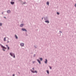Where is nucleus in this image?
<instances>
[{
  "label": "nucleus",
  "instance_id": "nucleus-4",
  "mask_svg": "<svg viewBox=\"0 0 76 76\" xmlns=\"http://www.w3.org/2000/svg\"><path fill=\"white\" fill-rule=\"evenodd\" d=\"M25 44L24 43H21L20 44V45L21 47H24Z\"/></svg>",
  "mask_w": 76,
  "mask_h": 76
},
{
  "label": "nucleus",
  "instance_id": "nucleus-35",
  "mask_svg": "<svg viewBox=\"0 0 76 76\" xmlns=\"http://www.w3.org/2000/svg\"><path fill=\"white\" fill-rule=\"evenodd\" d=\"M12 76H15V74H13V75H12Z\"/></svg>",
  "mask_w": 76,
  "mask_h": 76
},
{
  "label": "nucleus",
  "instance_id": "nucleus-13",
  "mask_svg": "<svg viewBox=\"0 0 76 76\" xmlns=\"http://www.w3.org/2000/svg\"><path fill=\"white\" fill-rule=\"evenodd\" d=\"M15 38H16V39H18V37L17 35H15Z\"/></svg>",
  "mask_w": 76,
  "mask_h": 76
},
{
  "label": "nucleus",
  "instance_id": "nucleus-9",
  "mask_svg": "<svg viewBox=\"0 0 76 76\" xmlns=\"http://www.w3.org/2000/svg\"><path fill=\"white\" fill-rule=\"evenodd\" d=\"M37 61L40 64H41V61H40V60H39V59H37Z\"/></svg>",
  "mask_w": 76,
  "mask_h": 76
},
{
  "label": "nucleus",
  "instance_id": "nucleus-3",
  "mask_svg": "<svg viewBox=\"0 0 76 76\" xmlns=\"http://www.w3.org/2000/svg\"><path fill=\"white\" fill-rule=\"evenodd\" d=\"M30 71H31V73H38V72L37 71H34L32 70V69H30Z\"/></svg>",
  "mask_w": 76,
  "mask_h": 76
},
{
  "label": "nucleus",
  "instance_id": "nucleus-34",
  "mask_svg": "<svg viewBox=\"0 0 76 76\" xmlns=\"http://www.w3.org/2000/svg\"><path fill=\"white\" fill-rule=\"evenodd\" d=\"M7 42V43H8V42H9V41H8Z\"/></svg>",
  "mask_w": 76,
  "mask_h": 76
},
{
  "label": "nucleus",
  "instance_id": "nucleus-36",
  "mask_svg": "<svg viewBox=\"0 0 76 76\" xmlns=\"http://www.w3.org/2000/svg\"><path fill=\"white\" fill-rule=\"evenodd\" d=\"M58 34H60V35H61V33H58Z\"/></svg>",
  "mask_w": 76,
  "mask_h": 76
},
{
  "label": "nucleus",
  "instance_id": "nucleus-27",
  "mask_svg": "<svg viewBox=\"0 0 76 76\" xmlns=\"http://www.w3.org/2000/svg\"><path fill=\"white\" fill-rule=\"evenodd\" d=\"M11 1L12 2L14 1H15V0H11Z\"/></svg>",
  "mask_w": 76,
  "mask_h": 76
},
{
  "label": "nucleus",
  "instance_id": "nucleus-26",
  "mask_svg": "<svg viewBox=\"0 0 76 76\" xmlns=\"http://www.w3.org/2000/svg\"><path fill=\"white\" fill-rule=\"evenodd\" d=\"M34 47L35 48H37V47H36L35 46H34Z\"/></svg>",
  "mask_w": 76,
  "mask_h": 76
},
{
  "label": "nucleus",
  "instance_id": "nucleus-12",
  "mask_svg": "<svg viewBox=\"0 0 76 76\" xmlns=\"http://www.w3.org/2000/svg\"><path fill=\"white\" fill-rule=\"evenodd\" d=\"M10 3L11 4H15V2H11Z\"/></svg>",
  "mask_w": 76,
  "mask_h": 76
},
{
  "label": "nucleus",
  "instance_id": "nucleus-33",
  "mask_svg": "<svg viewBox=\"0 0 76 76\" xmlns=\"http://www.w3.org/2000/svg\"><path fill=\"white\" fill-rule=\"evenodd\" d=\"M75 7H76V3L75 4Z\"/></svg>",
  "mask_w": 76,
  "mask_h": 76
},
{
  "label": "nucleus",
  "instance_id": "nucleus-1",
  "mask_svg": "<svg viewBox=\"0 0 76 76\" xmlns=\"http://www.w3.org/2000/svg\"><path fill=\"white\" fill-rule=\"evenodd\" d=\"M10 55L11 57H13V58H15V53H10Z\"/></svg>",
  "mask_w": 76,
  "mask_h": 76
},
{
  "label": "nucleus",
  "instance_id": "nucleus-28",
  "mask_svg": "<svg viewBox=\"0 0 76 76\" xmlns=\"http://www.w3.org/2000/svg\"><path fill=\"white\" fill-rule=\"evenodd\" d=\"M59 32H61V33H63V32H62V31H59Z\"/></svg>",
  "mask_w": 76,
  "mask_h": 76
},
{
  "label": "nucleus",
  "instance_id": "nucleus-20",
  "mask_svg": "<svg viewBox=\"0 0 76 76\" xmlns=\"http://www.w3.org/2000/svg\"><path fill=\"white\" fill-rule=\"evenodd\" d=\"M57 15H59L60 13H59V12H57Z\"/></svg>",
  "mask_w": 76,
  "mask_h": 76
},
{
  "label": "nucleus",
  "instance_id": "nucleus-15",
  "mask_svg": "<svg viewBox=\"0 0 76 76\" xmlns=\"http://www.w3.org/2000/svg\"><path fill=\"white\" fill-rule=\"evenodd\" d=\"M49 4H50V3H49V2L48 1L47 2V5H49Z\"/></svg>",
  "mask_w": 76,
  "mask_h": 76
},
{
  "label": "nucleus",
  "instance_id": "nucleus-17",
  "mask_svg": "<svg viewBox=\"0 0 76 76\" xmlns=\"http://www.w3.org/2000/svg\"><path fill=\"white\" fill-rule=\"evenodd\" d=\"M25 3H26V2H24L23 3V4H25Z\"/></svg>",
  "mask_w": 76,
  "mask_h": 76
},
{
  "label": "nucleus",
  "instance_id": "nucleus-10",
  "mask_svg": "<svg viewBox=\"0 0 76 76\" xmlns=\"http://www.w3.org/2000/svg\"><path fill=\"white\" fill-rule=\"evenodd\" d=\"M24 25V24H22L20 25V27H22Z\"/></svg>",
  "mask_w": 76,
  "mask_h": 76
},
{
  "label": "nucleus",
  "instance_id": "nucleus-8",
  "mask_svg": "<svg viewBox=\"0 0 76 76\" xmlns=\"http://www.w3.org/2000/svg\"><path fill=\"white\" fill-rule=\"evenodd\" d=\"M7 13H11V11H10V10H9L7 11Z\"/></svg>",
  "mask_w": 76,
  "mask_h": 76
},
{
  "label": "nucleus",
  "instance_id": "nucleus-5",
  "mask_svg": "<svg viewBox=\"0 0 76 76\" xmlns=\"http://www.w3.org/2000/svg\"><path fill=\"white\" fill-rule=\"evenodd\" d=\"M22 30L23 31H26V32H27V30H26L25 28H23L22 29Z\"/></svg>",
  "mask_w": 76,
  "mask_h": 76
},
{
  "label": "nucleus",
  "instance_id": "nucleus-32",
  "mask_svg": "<svg viewBox=\"0 0 76 76\" xmlns=\"http://www.w3.org/2000/svg\"><path fill=\"white\" fill-rule=\"evenodd\" d=\"M4 18H5V19H6V17H4Z\"/></svg>",
  "mask_w": 76,
  "mask_h": 76
},
{
  "label": "nucleus",
  "instance_id": "nucleus-37",
  "mask_svg": "<svg viewBox=\"0 0 76 76\" xmlns=\"http://www.w3.org/2000/svg\"><path fill=\"white\" fill-rule=\"evenodd\" d=\"M18 73H19V72H18Z\"/></svg>",
  "mask_w": 76,
  "mask_h": 76
},
{
  "label": "nucleus",
  "instance_id": "nucleus-14",
  "mask_svg": "<svg viewBox=\"0 0 76 76\" xmlns=\"http://www.w3.org/2000/svg\"><path fill=\"white\" fill-rule=\"evenodd\" d=\"M46 72L48 74H49V71H48V70H46Z\"/></svg>",
  "mask_w": 76,
  "mask_h": 76
},
{
  "label": "nucleus",
  "instance_id": "nucleus-31",
  "mask_svg": "<svg viewBox=\"0 0 76 76\" xmlns=\"http://www.w3.org/2000/svg\"><path fill=\"white\" fill-rule=\"evenodd\" d=\"M44 18H42V20H43V19Z\"/></svg>",
  "mask_w": 76,
  "mask_h": 76
},
{
  "label": "nucleus",
  "instance_id": "nucleus-16",
  "mask_svg": "<svg viewBox=\"0 0 76 76\" xmlns=\"http://www.w3.org/2000/svg\"><path fill=\"white\" fill-rule=\"evenodd\" d=\"M40 61H42V60H43L42 58H40Z\"/></svg>",
  "mask_w": 76,
  "mask_h": 76
},
{
  "label": "nucleus",
  "instance_id": "nucleus-7",
  "mask_svg": "<svg viewBox=\"0 0 76 76\" xmlns=\"http://www.w3.org/2000/svg\"><path fill=\"white\" fill-rule=\"evenodd\" d=\"M45 22H46V23H50V21H49L48 20L45 21Z\"/></svg>",
  "mask_w": 76,
  "mask_h": 76
},
{
  "label": "nucleus",
  "instance_id": "nucleus-2",
  "mask_svg": "<svg viewBox=\"0 0 76 76\" xmlns=\"http://www.w3.org/2000/svg\"><path fill=\"white\" fill-rule=\"evenodd\" d=\"M0 45L1 46L2 48H3L2 50H3L4 51H5V50L4 49H6V48L2 45L1 44H0Z\"/></svg>",
  "mask_w": 76,
  "mask_h": 76
},
{
  "label": "nucleus",
  "instance_id": "nucleus-25",
  "mask_svg": "<svg viewBox=\"0 0 76 76\" xmlns=\"http://www.w3.org/2000/svg\"><path fill=\"white\" fill-rule=\"evenodd\" d=\"M32 69H33V70H34V69H35V68H32Z\"/></svg>",
  "mask_w": 76,
  "mask_h": 76
},
{
  "label": "nucleus",
  "instance_id": "nucleus-29",
  "mask_svg": "<svg viewBox=\"0 0 76 76\" xmlns=\"http://www.w3.org/2000/svg\"><path fill=\"white\" fill-rule=\"evenodd\" d=\"M6 47H9V46H8V45H6Z\"/></svg>",
  "mask_w": 76,
  "mask_h": 76
},
{
  "label": "nucleus",
  "instance_id": "nucleus-19",
  "mask_svg": "<svg viewBox=\"0 0 76 76\" xmlns=\"http://www.w3.org/2000/svg\"><path fill=\"white\" fill-rule=\"evenodd\" d=\"M49 67H50V69H52V67L51 66H49Z\"/></svg>",
  "mask_w": 76,
  "mask_h": 76
},
{
  "label": "nucleus",
  "instance_id": "nucleus-6",
  "mask_svg": "<svg viewBox=\"0 0 76 76\" xmlns=\"http://www.w3.org/2000/svg\"><path fill=\"white\" fill-rule=\"evenodd\" d=\"M44 19L45 20H48V17H44Z\"/></svg>",
  "mask_w": 76,
  "mask_h": 76
},
{
  "label": "nucleus",
  "instance_id": "nucleus-23",
  "mask_svg": "<svg viewBox=\"0 0 76 76\" xmlns=\"http://www.w3.org/2000/svg\"><path fill=\"white\" fill-rule=\"evenodd\" d=\"M7 48L8 50H10V48H9V47H8Z\"/></svg>",
  "mask_w": 76,
  "mask_h": 76
},
{
  "label": "nucleus",
  "instance_id": "nucleus-24",
  "mask_svg": "<svg viewBox=\"0 0 76 76\" xmlns=\"http://www.w3.org/2000/svg\"><path fill=\"white\" fill-rule=\"evenodd\" d=\"M36 56V55L35 54H34V57H35Z\"/></svg>",
  "mask_w": 76,
  "mask_h": 76
},
{
  "label": "nucleus",
  "instance_id": "nucleus-22",
  "mask_svg": "<svg viewBox=\"0 0 76 76\" xmlns=\"http://www.w3.org/2000/svg\"><path fill=\"white\" fill-rule=\"evenodd\" d=\"M35 63V61H33V64H34V63Z\"/></svg>",
  "mask_w": 76,
  "mask_h": 76
},
{
  "label": "nucleus",
  "instance_id": "nucleus-30",
  "mask_svg": "<svg viewBox=\"0 0 76 76\" xmlns=\"http://www.w3.org/2000/svg\"><path fill=\"white\" fill-rule=\"evenodd\" d=\"M4 13V12H2V15H3V13Z\"/></svg>",
  "mask_w": 76,
  "mask_h": 76
},
{
  "label": "nucleus",
  "instance_id": "nucleus-18",
  "mask_svg": "<svg viewBox=\"0 0 76 76\" xmlns=\"http://www.w3.org/2000/svg\"><path fill=\"white\" fill-rule=\"evenodd\" d=\"M6 37L4 38V41H6Z\"/></svg>",
  "mask_w": 76,
  "mask_h": 76
},
{
  "label": "nucleus",
  "instance_id": "nucleus-11",
  "mask_svg": "<svg viewBox=\"0 0 76 76\" xmlns=\"http://www.w3.org/2000/svg\"><path fill=\"white\" fill-rule=\"evenodd\" d=\"M47 61H48L47 60V59H45V64H47Z\"/></svg>",
  "mask_w": 76,
  "mask_h": 76
},
{
  "label": "nucleus",
  "instance_id": "nucleus-21",
  "mask_svg": "<svg viewBox=\"0 0 76 76\" xmlns=\"http://www.w3.org/2000/svg\"><path fill=\"white\" fill-rule=\"evenodd\" d=\"M0 26H2V23H0Z\"/></svg>",
  "mask_w": 76,
  "mask_h": 76
}]
</instances>
